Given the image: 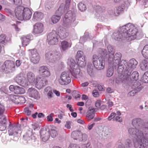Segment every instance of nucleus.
I'll list each match as a JSON object with an SVG mask.
<instances>
[{
	"label": "nucleus",
	"mask_w": 148,
	"mask_h": 148,
	"mask_svg": "<svg viewBox=\"0 0 148 148\" xmlns=\"http://www.w3.org/2000/svg\"><path fill=\"white\" fill-rule=\"evenodd\" d=\"M121 32H114L112 36L116 40L120 41L122 38L130 37L132 39L136 38L138 30L135 27L130 23H128L120 28Z\"/></svg>",
	"instance_id": "1"
},
{
	"label": "nucleus",
	"mask_w": 148,
	"mask_h": 148,
	"mask_svg": "<svg viewBox=\"0 0 148 148\" xmlns=\"http://www.w3.org/2000/svg\"><path fill=\"white\" fill-rule=\"evenodd\" d=\"M129 132L133 139L135 148H145L146 146V138L148 135H144L141 130H129Z\"/></svg>",
	"instance_id": "2"
},
{
	"label": "nucleus",
	"mask_w": 148,
	"mask_h": 148,
	"mask_svg": "<svg viewBox=\"0 0 148 148\" xmlns=\"http://www.w3.org/2000/svg\"><path fill=\"white\" fill-rule=\"evenodd\" d=\"M122 55L121 53H116L111 60H108L109 63L113 64V66L115 69H117L120 72H121L123 70L124 67L123 64L125 62L124 60H121Z\"/></svg>",
	"instance_id": "3"
},
{
	"label": "nucleus",
	"mask_w": 148,
	"mask_h": 148,
	"mask_svg": "<svg viewBox=\"0 0 148 148\" xmlns=\"http://www.w3.org/2000/svg\"><path fill=\"white\" fill-rule=\"evenodd\" d=\"M137 64L138 62L134 58L131 59L128 62L125 60V62L123 64L124 67H123V70L125 71V74L130 75Z\"/></svg>",
	"instance_id": "4"
},
{
	"label": "nucleus",
	"mask_w": 148,
	"mask_h": 148,
	"mask_svg": "<svg viewBox=\"0 0 148 148\" xmlns=\"http://www.w3.org/2000/svg\"><path fill=\"white\" fill-rule=\"evenodd\" d=\"M92 61L94 66L98 70L103 69L105 65V60L104 58H98L96 55L92 56Z\"/></svg>",
	"instance_id": "5"
},
{
	"label": "nucleus",
	"mask_w": 148,
	"mask_h": 148,
	"mask_svg": "<svg viewBox=\"0 0 148 148\" xmlns=\"http://www.w3.org/2000/svg\"><path fill=\"white\" fill-rule=\"evenodd\" d=\"M71 137L74 140L79 142H85L87 139V136L85 134H83L79 130L73 131L71 134Z\"/></svg>",
	"instance_id": "6"
},
{
	"label": "nucleus",
	"mask_w": 148,
	"mask_h": 148,
	"mask_svg": "<svg viewBox=\"0 0 148 148\" xmlns=\"http://www.w3.org/2000/svg\"><path fill=\"white\" fill-rule=\"evenodd\" d=\"M59 36L56 32L53 30L47 36V40L49 45H54L58 42Z\"/></svg>",
	"instance_id": "7"
},
{
	"label": "nucleus",
	"mask_w": 148,
	"mask_h": 148,
	"mask_svg": "<svg viewBox=\"0 0 148 148\" xmlns=\"http://www.w3.org/2000/svg\"><path fill=\"white\" fill-rule=\"evenodd\" d=\"M75 19V14H73L71 11H69L65 15L63 23L64 26H68L71 24L72 21L74 22Z\"/></svg>",
	"instance_id": "8"
},
{
	"label": "nucleus",
	"mask_w": 148,
	"mask_h": 148,
	"mask_svg": "<svg viewBox=\"0 0 148 148\" xmlns=\"http://www.w3.org/2000/svg\"><path fill=\"white\" fill-rule=\"evenodd\" d=\"M60 55L57 52L51 51L47 52L45 54V59L49 62L53 63L60 58Z\"/></svg>",
	"instance_id": "9"
},
{
	"label": "nucleus",
	"mask_w": 148,
	"mask_h": 148,
	"mask_svg": "<svg viewBox=\"0 0 148 148\" xmlns=\"http://www.w3.org/2000/svg\"><path fill=\"white\" fill-rule=\"evenodd\" d=\"M71 81L69 72L64 71L61 74L60 78L58 79L59 83L61 85H66Z\"/></svg>",
	"instance_id": "10"
},
{
	"label": "nucleus",
	"mask_w": 148,
	"mask_h": 148,
	"mask_svg": "<svg viewBox=\"0 0 148 148\" xmlns=\"http://www.w3.org/2000/svg\"><path fill=\"white\" fill-rule=\"evenodd\" d=\"M15 68L14 62L10 60L5 61L1 66L2 71L5 72L14 71L15 69Z\"/></svg>",
	"instance_id": "11"
},
{
	"label": "nucleus",
	"mask_w": 148,
	"mask_h": 148,
	"mask_svg": "<svg viewBox=\"0 0 148 148\" xmlns=\"http://www.w3.org/2000/svg\"><path fill=\"white\" fill-rule=\"evenodd\" d=\"M47 82V80L45 79L38 76L36 77L35 81L34 84L37 88L40 89L43 88Z\"/></svg>",
	"instance_id": "12"
},
{
	"label": "nucleus",
	"mask_w": 148,
	"mask_h": 148,
	"mask_svg": "<svg viewBox=\"0 0 148 148\" xmlns=\"http://www.w3.org/2000/svg\"><path fill=\"white\" fill-rule=\"evenodd\" d=\"M71 0H66V5L62 3L56 12V14L60 16L62 15L65 11L68 10L70 3Z\"/></svg>",
	"instance_id": "13"
},
{
	"label": "nucleus",
	"mask_w": 148,
	"mask_h": 148,
	"mask_svg": "<svg viewBox=\"0 0 148 148\" xmlns=\"http://www.w3.org/2000/svg\"><path fill=\"white\" fill-rule=\"evenodd\" d=\"M30 51L31 55L30 60L31 62L34 64H36L39 62L40 60V57L37 50L36 49L29 50Z\"/></svg>",
	"instance_id": "14"
},
{
	"label": "nucleus",
	"mask_w": 148,
	"mask_h": 148,
	"mask_svg": "<svg viewBox=\"0 0 148 148\" xmlns=\"http://www.w3.org/2000/svg\"><path fill=\"white\" fill-rule=\"evenodd\" d=\"M15 81L18 84L22 85L23 86H26L28 85L27 82L22 73H20L14 78Z\"/></svg>",
	"instance_id": "15"
},
{
	"label": "nucleus",
	"mask_w": 148,
	"mask_h": 148,
	"mask_svg": "<svg viewBox=\"0 0 148 148\" xmlns=\"http://www.w3.org/2000/svg\"><path fill=\"white\" fill-rule=\"evenodd\" d=\"M23 139L28 143L29 141H32L35 142L36 139L35 136L32 134V130H27L25 134L23 136Z\"/></svg>",
	"instance_id": "16"
},
{
	"label": "nucleus",
	"mask_w": 148,
	"mask_h": 148,
	"mask_svg": "<svg viewBox=\"0 0 148 148\" xmlns=\"http://www.w3.org/2000/svg\"><path fill=\"white\" fill-rule=\"evenodd\" d=\"M24 7L23 6H19L15 10V13L16 17L19 20H23Z\"/></svg>",
	"instance_id": "17"
},
{
	"label": "nucleus",
	"mask_w": 148,
	"mask_h": 148,
	"mask_svg": "<svg viewBox=\"0 0 148 148\" xmlns=\"http://www.w3.org/2000/svg\"><path fill=\"white\" fill-rule=\"evenodd\" d=\"M27 93L29 97L35 99H38L40 98V95L38 91L33 88H29L27 91Z\"/></svg>",
	"instance_id": "18"
},
{
	"label": "nucleus",
	"mask_w": 148,
	"mask_h": 148,
	"mask_svg": "<svg viewBox=\"0 0 148 148\" xmlns=\"http://www.w3.org/2000/svg\"><path fill=\"white\" fill-rule=\"evenodd\" d=\"M118 72L120 73H121L123 72L124 75L121 74L119 75V76L116 79V82L117 84H119L125 82L127 80V78L129 77L130 75H127L125 74V70H123V71L121 72H120L118 70Z\"/></svg>",
	"instance_id": "19"
},
{
	"label": "nucleus",
	"mask_w": 148,
	"mask_h": 148,
	"mask_svg": "<svg viewBox=\"0 0 148 148\" xmlns=\"http://www.w3.org/2000/svg\"><path fill=\"white\" fill-rule=\"evenodd\" d=\"M39 73L43 77H46L49 76L50 73L46 66H43L40 67L39 69Z\"/></svg>",
	"instance_id": "20"
},
{
	"label": "nucleus",
	"mask_w": 148,
	"mask_h": 148,
	"mask_svg": "<svg viewBox=\"0 0 148 148\" xmlns=\"http://www.w3.org/2000/svg\"><path fill=\"white\" fill-rule=\"evenodd\" d=\"M34 32L35 34L41 33L43 30V24L40 23H36L34 26Z\"/></svg>",
	"instance_id": "21"
},
{
	"label": "nucleus",
	"mask_w": 148,
	"mask_h": 148,
	"mask_svg": "<svg viewBox=\"0 0 148 148\" xmlns=\"http://www.w3.org/2000/svg\"><path fill=\"white\" fill-rule=\"evenodd\" d=\"M40 133L41 138L42 141L45 142L48 140L50 137V135L48 131L41 130Z\"/></svg>",
	"instance_id": "22"
},
{
	"label": "nucleus",
	"mask_w": 148,
	"mask_h": 148,
	"mask_svg": "<svg viewBox=\"0 0 148 148\" xmlns=\"http://www.w3.org/2000/svg\"><path fill=\"white\" fill-rule=\"evenodd\" d=\"M23 17V20H28L30 19L32 15L31 10L27 8H24V11Z\"/></svg>",
	"instance_id": "23"
},
{
	"label": "nucleus",
	"mask_w": 148,
	"mask_h": 148,
	"mask_svg": "<svg viewBox=\"0 0 148 148\" xmlns=\"http://www.w3.org/2000/svg\"><path fill=\"white\" fill-rule=\"evenodd\" d=\"M98 52L100 57L99 58H104V60L106 59V60H111V59L108 56V54L107 53V51L105 49H99L98 50Z\"/></svg>",
	"instance_id": "24"
},
{
	"label": "nucleus",
	"mask_w": 148,
	"mask_h": 148,
	"mask_svg": "<svg viewBox=\"0 0 148 148\" xmlns=\"http://www.w3.org/2000/svg\"><path fill=\"white\" fill-rule=\"evenodd\" d=\"M43 16V14L41 12H36L33 15L32 20L34 22L40 21L42 19Z\"/></svg>",
	"instance_id": "25"
},
{
	"label": "nucleus",
	"mask_w": 148,
	"mask_h": 148,
	"mask_svg": "<svg viewBox=\"0 0 148 148\" xmlns=\"http://www.w3.org/2000/svg\"><path fill=\"white\" fill-rule=\"evenodd\" d=\"M95 109L92 107H90L88 108V110L86 112V117L89 120L93 118L95 116Z\"/></svg>",
	"instance_id": "26"
},
{
	"label": "nucleus",
	"mask_w": 148,
	"mask_h": 148,
	"mask_svg": "<svg viewBox=\"0 0 148 148\" xmlns=\"http://www.w3.org/2000/svg\"><path fill=\"white\" fill-rule=\"evenodd\" d=\"M71 46V44L66 41H63L61 43V47L63 51H65Z\"/></svg>",
	"instance_id": "27"
},
{
	"label": "nucleus",
	"mask_w": 148,
	"mask_h": 148,
	"mask_svg": "<svg viewBox=\"0 0 148 148\" xmlns=\"http://www.w3.org/2000/svg\"><path fill=\"white\" fill-rule=\"evenodd\" d=\"M141 119L140 118H137L133 119L132 121V124L135 129L137 130L140 129V122Z\"/></svg>",
	"instance_id": "28"
},
{
	"label": "nucleus",
	"mask_w": 148,
	"mask_h": 148,
	"mask_svg": "<svg viewBox=\"0 0 148 148\" xmlns=\"http://www.w3.org/2000/svg\"><path fill=\"white\" fill-rule=\"evenodd\" d=\"M27 78L29 82L31 83H34L35 81L34 74L31 72H29L27 74Z\"/></svg>",
	"instance_id": "29"
},
{
	"label": "nucleus",
	"mask_w": 148,
	"mask_h": 148,
	"mask_svg": "<svg viewBox=\"0 0 148 148\" xmlns=\"http://www.w3.org/2000/svg\"><path fill=\"white\" fill-rule=\"evenodd\" d=\"M32 35L23 37L22 38V44L24 47H25L28 45L31 40Z\"/></svg>",
	"instance_id": "30"
},
{
	"label": "nucleus",
	"mask_w": 148,
	"mask_h": 148,
	"mask_svg": "<svg viewBox=\"0 0 148 148\" xmlns=\"http://www.w3.org/2000/svg\"><path fill=\"white\" fill-rule=\"evenodd\" d=\"M107 49L109 53L108 54V56H109L110 59L111 60H112L113 58L114 57V49L112 46L110 45H109L107 46Z\"/></svg>",
	"instance_id": "31"
},
{
	"label": "nucleus",
	"mask_w": 148,
	"mask_h": 148,
	"mask_svg": "<svg viewBox=\"0 0 148 148\" xmlns=\"http://www.w3.org/2000/svg\"><path fill=\"white\" fill-rule=\"evenodd\" d=\"M93 68V65L90 62H89L87 65V71L88 73L90 76H92L94 75Z\"/></svg>",
	"instance_id": "32"
},
{
	"label": "nucleus",
	"mask_w": 148,
	"mask_h": 148,
	"mask_svg": "<svg viewBox=\"0 0 148 148\" xmlns=\"http://www.w3.org/2000/svg\"><path fill=\"white\" fill-rule=\"evenodd\" d=\"M67 63L68 65L69 66L71 69H74L77 64L74 60L71 58H69L67 60Z\"/></svg>",
	"instance_id": "33"
},
{
	"label": "nucleus",
	"mask_w": 148,
	"mask_h": 148,
	"mask_svg": "<svg viewBox=\"0 0 148 148\" xmlns=\"http://www.w3.org/2000/svg\"><path fill=\"white\" fill-rule=\"evenodd\" d=\"M14 93L16 94H24L25 91L24 89L18 86H15Z\"/></svg>",
	"instance_id": "34"
},
{
	"label": "nucleus",
	"mask_w": 148,
	"mask_h": 148,
	"mask_svg": "<svg viewBox=\"0 0 148 148\" xmlns=\"http://www.w3.org/2000/svg\"><path fill=\"white\" fill-rule=\"evenodd\" d=\"M140 65L141 69L143 70L148 69V60H143Z\"/></svg>",
	"instance_id": "35"
},
{
	"label": "nucleus",
	"mask_w": 148,
	"mask_h": 148,
	"mask_svg": "<svg viewBox=\"0 0 148 148\" xmlns=\"http://www.w3.org/2000/svg\"><path fill=\"white\" fill-rule=\"evenodd\" d=\"M77 63L78 65L82 68L84 67L86 64V62L85 58H80L76 60Z\"/></svg>",
	"instance_id": "36"
},
{
	"label": "nucleus",
	"mask_w": 148,
	"mask_h": 148,
	"mask_svg": "<svg viewBox=\"0 0 148 148\" xmlns=\"http://www.w3.org/2000/svg\"><path fill=\"white\" fill-rule=\"evenodd\" d=\"M7 120L6 119L5 117L3 115L0 116V123L1 124V126L4 127V129L6 128Z\"/></svg>",
	"instance_id": "37"
},
{
	"label": "nucleus",
	"mask_w": 148,
	"mask_h": 148,
	"mask_svg": "<svg viewBox=\"0 0 148 148\" xmlns=\"http://www.w3.org/2000/svg\"><path fill=\"white\" fill-rule=\"evenodd\" d=\"M142 53L143 56L148 59V45L145 46L142 51Z\"/></svg>",
	"instance_id": "38"
},
{
	"label": "nucleus",
	"mask_w": 148,
	"mask_h": 148,
	"mask_svg": "<svg viewBox=\"0 0 148 148\" xmlns=\"http://www.w3.org/2000/svg\"><path fill=\"white\" fill-rule=\"evenodd\" d=\"M129 76H130V78L131 80H137L138 79L139 73L138 72L134 71L131 75H130Z\"/></svg>",
	"instance_id": "39"
},
{
	"label": "nucleus",
	"mask_w": 148,
	"mask_h": 148,
	"mask_svg": "<svg viewBox=\"0 0 148 148\" xmlns=\"http://www.w3.org/2000/svg\"><path fill=\"white\" fill-rule=\"evenodd\" d=\"M10 100L15 104L19 103L18 96L12 95L10 96Z\"/></svg>",
	"instance_id": "40"
},
{
	"label": "nucleus",
	"mask_w": 148,
	"mask_h": 148,
	"mask_svg": "<svg viewBox=\"0 0 148 148\" xmlns=\"http://www.w3.org/2000/svg\"><path fill=\"white\" fill-rule=\"evenodd\" d=\"M89 38V34L87 32H86L84 35L81 37L80 39V42L82 43H84Z\"/></svg>",
	"instance_id": "41"
},
{
	"label": "nucleus",
	"mask_w": 148,
	"mask_h": 148,
	"mask_svg": "<svg viewBox=\"0 0 148 148\" xmlns=\"http://www.w3.org/2000/svg\"><path fill=\"white\" fill-rule=\"evenodd\" d=\"M114 72V69L113 67L109 66L107 70L106 76L108 77H111L113 75Z\"/></svg>",
	"instance_id": "42"
},
{
	"label": "nucleus",
	"mask_w": 148,
	"mask_h": 148,
	"mask_svg": "<svg viewBox=\"0 0 148 148\" xmlns=\"http://www.w3.org/2000/svg\"><path fill=\"white\" fill-rule=\"evenodd\" d=\"M141 90H142L141 88H136V90L134 89L128 93V95L130 96H134L137 92L140 91Z\"/></svg>",
	"instance_id": "43"
},
{
	"label": "nucleus",
	"mask_w": 148,
	"mask_h": 148,
	"mask_svg": "<svg viewBox=\"0 0 148 148\" xmlns=\"http://www.w3.org/2000/svg\"><path fill=\"white\" fill-rule=\"evenodd\" d=\"M60 18V16L57 15H53L51 18L52 21L54 23H56L59 21Z\"/></svg>",
	"instance_id": "44"
},
{
	"label": "nucleus",
	"mask_w": 148,
	"mask_h": 148,
	"mask_svg": "<svg viewBox=\"0 0 148 148\" xmlns=\"http://www.w3.org/2000/svg\"><path fill=\"white\" fill-rule=\"evenodd\" d=\"M96 11L98 13L103 12L105 10V8L104 7H101L100 6H96L95 8Z\"/></svg>",
	"instance_id": "45"
},
{
	"label": "nucleus",
	"mask_w": 148,
	"mask_h": 148,
	"mask_svg": "<svg viewBox=\"0 0 148 148\" xmlns=\"http://www.w3.org/2000/svg\"><path fill=\"white\" fill-rule=\"evenodd\" d=\"M76 57V60L80 58H85L84 54L83 52L81 51H79L77 52Z\"/></svg>",
	"instance_id": "46"
},
{
	"label": "nucleus",
	"mask_w": 148,
	"mask_h": 148,
	"mask_svg": "<svg viewBox=\"0 0 148 148\" xmlns=\"http://www.w3.org/2000/svg\"><path fill=\"white\" fill-rule=\"evenodd\" d=\"M78 7L80 11L81 12L84 11L86 9L85 5L82 3H79Z\"/></svg>",
	"instance_id": "47"
},
{
	"label": "nucleus",
	"mask_w": 148,
	"mask_h": 148,
	"mask_svg": "<svg viewBox=\"0 0 148 148\" xmlns=\"http://www.w3.org/2000/svg\"><path fill=\"white\" fill-rule=\"evenodd\" d=\"M142 81L145 83H148V71L145 72L143 75Z\"/></svg>",
	"instance_id": "48"
},
{
	"label": "nucleus",
	"mask_w": 148,
	"mask_h": 148,
	"mask_svg": "<svg viewBox=\"0 0 148 148\" xmlns=\"http://www.w3.org/2000/svg\"><path fill=\"white\" fill-rule=\"evenodd\" d=\"M71 69L73 71H72L71 70H70V71L71 73V75L73 77L74 74H75V75H77L80 72V70L79 68L75 69L74 67V69Z\"/></svg>",
	"instance_id": "49"
},
{
	"label": "nucleus",
	"mask_w": 148,
	"mask_h": 148,
	"mask_svg": "<svg viewBox=\"0 0 148 148\" xmlns=\"http://www.w3.org/2000/svg\"><path fill=\"white\" fill-rule=\"evenodd\" d=\"M68 35L69 33L68 32L65 31H63L60 33L59 37H60V38L61 39H64L66 38Z\"/></svg>",
	"instance_id": "50"
},
{
	"label": "nucleus",
	"mask_w": 148,
	"mask_h": 148,
	"mask_svg": "<svg viewBox=\"0 0 148 148\" xmlns=\"http://www.w3.org/2000/svg\"><path fill=\"white\" fill-rule=\"evenodd\" d=\"M48 131L49 132V135L50 134L51 136L53 138L55 137L58 134L56 130H49Z\"/></svg>",
	"instance_id": "51"
},
{
	"label": "nucleus",
	"mask_w": 148,
	"mask_h": 148,
	"mask_svg": "<svg viewBox=\"0 0 148 148\" xmlns=\"http://www.w3.org/2000/svg\"><path fill=\"white\" fill-rule=\"evenodd\" d=\"M140 86V83L138 82H136L134 83V84L132 86V88L133 89L136 90V88H141L142 89V87Z\"/></svg>",
	"instance_id": "52"
},
{
	"label": "nucleus",
	"mask_w": 148,
	"mask_h": 148,
	"mask_svg": "<svg viewBox=\"0 0 148 148\" xmlns=\"http://www.w3.org/2000/svg\"><path fill=\"white\" fill-rule=\"evenodd\" d=\"M123 8L121 7H118L116 9V14H117L116 16H118L121 14L123 12Z\"/></svg>",
	"instance_id": "53"
},
{
	"label": "nucleus",
	"mask_w": 148,
	"mask_h": 148,
	"mask_svg": "<svg viewBox=\"0 0 148 148\" xmlns=\"http://www.w3.org/2000/svg\"><path fill=\"white\" fill-rule=\"evenodd\" d=\"M23 127L24 126L23 125V123H22L21 125H16V124H15L14 125V129H18V130H19L20 129H23L24 128Z\"/></svg>",
	"instance_id": "54"
},
{
	"label": "nucleus",
	"mask_w": 148,
	"mask_h": 148,
	"mask_svg": "<svg viewBox=\"0 0 148 148\" xmlns=\"http://www.w3.org/2000/svg\"><path fill=\"white\" fill-rule=\"evenodd\" d=\"M41 126L40 124L39 123H35L32 125V128L34 130L40 129Z\"/></svg>",
	"instance_id": "55"
},
{
	"label": "nucleus",
	"mask_w": 148,
	"mask_h": 148,
	"mask_svg": "<svg viewBox=\"0 0 148 148\" xmlns=\"http://www.w3.org/2000/svg\"><path fill=\"white\" fill-rule=\"evenodd\" d=\"M125 145L127 148L130 147L132 145V143L131 140L129 139H127L125 141Z\"/></svg>",
	"instance_id": "56"
},
{
	"label": "nucleus",
	"mask_w": 148,
	"mask_h": 148,
	"mask_svg": "<svg viewBox=\"0 0 148 148\" xmlns=\"http://www.w3.org/2000/svg\"><path fill=\"white\" fill-rule=\"evenodd\" d=\"M8 132L10 136H16L18 134V132L15 130H8Z\"/></svg>",
	"instance_id": "57"
},
{
	"label": "nucleus",
	"mask_w": 148,
	"mask_h": 148,
	"mask_svg": "<svg viewBox=\"0 0 148 148\" xmlns=\"http://www.w3.org/2000/svg\"><path fill=\"white\" fill-rule=\"evenodd\" d=\"M141 129H147L148 130V122L144 123L140 126Z\"/></svg>",
	"instance_id": "58"
},
{
	"label": "nucleus",
	"mask_w": 148,
	"mask_h": 148,
	"mask_svg": "<svg viewBox=\"0 0 148 148\" xmlns=\"http://www.w3.org/2000/svg\"><path fill=\"white\" fill-rule=\"evenodd\" d=\"M93 96L95 97H97L99 96V94L97 90H94L92 92Z\"/></svg>",
	"instance_id": "59"
},
{
	"label": "nucleus",
	"mask_w": 148,
	"mask_h": 148,
	"mask_svg": "<svg viewBox=\"0 0 148 148\" xmlns=\"http://www.w3.org/2000/svg\"><path fill=\"white\" fill-rule=\"evenodd\" d=\"M45 7L46 8L49 10L52 7V5L49 2H46L45 3Z\"/></svg>",
	"instance_id": "60"
},
{
	"label": "nucleus",
	"mask_w": 148,
	"mask_h": 148,
	"mask_svg": "<svg viewBox=\"0 0 148 148\" xmlns=\"http://www.w3.org/2000/svg\"><path fill=\"white\" fill-rule=\"evenodd\" d=\"M24 111L28 116L30 115L31 114V111L29 110V108L28 107H26L25 108Z\"/></svg>",
	"instance_id": "61"
},
{
	"label": "nucleus",
	"mask_w": 148,
	"mask_h": 148,
	"mask_svg": "<svg viewBox=\"0 0 148 148\" xmlns=\"http://www.w3.org/2000/svg\"><path fill=\"white\" fill-rule=\"evenodd\" d=\"M18 100L19 103L25 102V98L23 97L18 96Z\"/></svg>",
	"instance_id": "62"
},
{
	"label": "nucleus",
	"mask_w": 148,
	"mask_h": 148,
	"mask_svg": "<svg viewBox=\"0 0 148 148\" xmlns=\"http://www.w3.org/2000/svg\"><path fill=\"white\" fill-rule=\"evenodd\" d=\"M5 38L6 36L5 34H2L0 35V43L4 42Z\"/></svg>",
	"instance_id": "63"
},
{
	"label": "nucleus",
	"mask_w": 148,
	"mask_h": 148,
	"mask_svg": "<svg viewBox=\"0 0 148 148\" xmlns=\"http://www.w3.org/2000/svg\"><path fill=\"white\" fill-rule=\"evenodd\" d=\"M68 148H80V147L77 144H71Z\"/></svg>",
	"instance_id": "64"
}]
</instances>
